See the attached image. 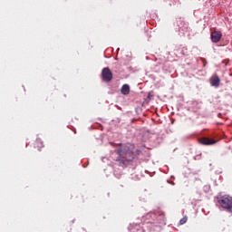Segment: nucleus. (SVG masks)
I'll list each match as a JSON object with an SVG mask.
<instances>
[{
    "label": "nucleus",
    "mask_w": 232,
    "mask_h": 232,
    "mask_svg": "<svg viewBox=\"0 0 232 232\" xmlns=\"http://www.w3.org/2000/svg\"><path fill=\"white\" fill-rule=\"evenodd\" d=\"M121 93L123 95H128L130 93V85L128 84H124L121 87Z\"/></svg>",
    "instance_id": "6e6552de"
},
{
    "label": "nucleus",
    "mask_w": 232,
    "mask_h": 232,
    "mask_svg": "<svg viewBox=\"0 0 232 232\" xmlns=\"http://www.w3.org/2000/svg\"><path fill=\"white\" fill-rule=\"evenodd\" d=\"M36 146H37V148H39V149L44 148V144L43 143V140H41V139H37V140H36Z\"/></svg>",
    "instance_id": "1a4fd4ad"
},
{
    "label": "nucleus",
    "mask_w": 232,
    "mask_h": 232,
    "mask_svg": "<svg viewBox=\"0 0 232 232\" xmlns=\"http://www.w3.org/2000/svg\"><path fill=\"white\" fill-rule=\"evenodd\" d=\"M188 222V217H184L179 220V224L182 226Z\"/></svg>",
    "instance_id": "9d476101"
},
{
    "label": "nucleus",
    "mask_w": 232,
    "mask_h": 232,
    "mask_svg": "<svg viewBox=\"0 0 232 232\" xmlns=\"http://www.w3.org/2000/svg\"><path fill=\"white\" fill-rule=\"evenodd\" d=\"M218 204L223 208V209H226L228 211V213H232V198L231 196H222L218 199Z\"/></svg>",
    "instance_id": "f03ea898"
},
{
    "label": "nucleus",
    "mask_w": 232,
    "mask_h": 232,
    "mask_svg": "<svg viewBox=\"0 0 232 232\" xmlns=\"http://www.w3.org/2000/svg\"><path fill=\"white\" fill-rule=\"evenodd\" d=\"M117 153L119 155L117 160L120 162V164H121V166H126L129 162H131V160L135 159L133 150L130 149L128 146L118 149Z\"/></svg>",
    "instance_id": "f257e3e1"
},
{
    "label": "nucleus",
    "mask_w": 232,
    "mask_h": 232,
    "mask_svg": "<svg viewBox=\"0 0 232 232\" xmlns=\"http://www.w3.org/2000/svg\"><path fill=\"white\" fill-rule=\"evenodd\" d=\"M199 142L204 146H211L212 144H217V141L215 140H211L209 138H201L199 140Z\"/></svg>",
    "instance_id": "0eeeda50"
},
{
    "label": "nucleus",
    "mask_w": 232,
    "mask_h": 232,
    "mask_svg": "<svg viewBox=\"0 0 232 232\" xmlns=\"http://www.w3.org/2000/svg\"><path fill=\"white\" fill-rule=\"evenodd\" d=\"M209 81L211 86H213L214 88H218V86H220V77H218V75H213Z\"/></svg>",
    "instance_id": "423d86ee"
},
{
    "label": "nucleus",
    "mask_w": 232,
    "mask_h": 232,
    "mask_svg": "<svg viewBox=\"0 0 232 232\" xmlns=\"http://www.w3.org/2000/svg\"><path fill=\"white\" fill-rule=\"evenodd\" d=\"M130 232H145L144 228L140 224L132 223L129 226Z\"/></svg>",
    "instance_id": "39448f33"
},
{
    "label": "nucleus",
    "mask_w": 232,
    "mask_h": 232,
    "mask_svg": "<svg viewBox=\"0 0 232 232\" xmlns=\"http://www.w3.org/2000/svg\"><path fill=\"white\" fill-rule=\"evenodd\" d=\"M212 43H219L222 39V33L220 31H214L210 34Z\"/></svg>",
    "instance_id": "20e7f679"
},
{
    "label": "nucleus",
    "mask_w": 232,
    "mask_h": 232,
    "mask_svg": "<svg viewBox=\"0 0 232 232\" xmlns=\"http://www.w3.org/2000/svg\"><path fill=\"white\" fill-rule=\"evenodd\" d=\"M102 77L105 82H110L111 79H113V72H111V70H110V68L105 67L102 71Z\"/></svg>",
    "instance_id": "7ed1b4c3"
}]
</instances>
